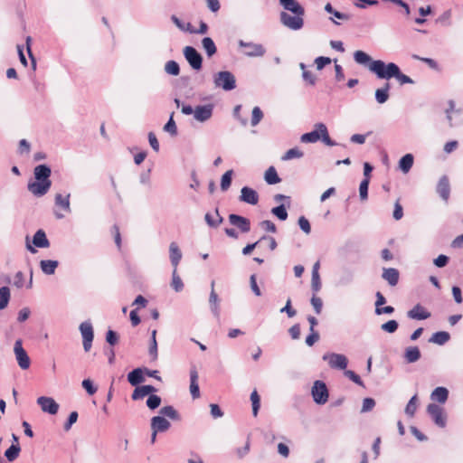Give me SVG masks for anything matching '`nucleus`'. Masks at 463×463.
Listing matches in <instances>:
<instances>
[{
	"mask_svg": "<svg viewBox=\"0 0 463 463\" xmlns=\"http://www.w3.org/2000/svg\"><path fill=\"white\" fill-rule=\"evenodd\" d=\"M370 71L379 79L390 80L395 78L402 85L414 83L413 80L403 74L394 62L385 63L382 60H375L371 64Z\"/></svg>",
	"mask_w": 463,
	"mask_h": 463,
	"instance_id": "1",
	"label": "nucleus"
},
{
	"mask_svg": "<svg viewBox=\"0 0 463 463\" xmlns=\"http://www.w3.org/2000/svg\"><path fill=\"white\" fill-rule=\"evenodd\" d=\"M51 174V167L47 165L35 166L33 170L35 181L28 183V190L37 197L45 195L52 186Z\"/></svg>",
	"mask_w": 463,
	"mask_h": 463,
	"instance_id": "2",
	"label": "nucleus"
},
{
	"mask_svg": "<svg viewBox=\"0 0 463 463\" xmlns=\"http://www.w3.org/2000/svg\"><path fill=\"white\" fill-rule=\"evenodd\" d=\"M213 83L216 88H222L225 91L236 88L235 76L229 71H222L213 75Z\"/></svg>",
	"mask_w": 463,
	"mask_h": 463,
	"instance_id": "3",
	"label": "nucleus"
},
{
	"mask_svg": "<svg viewBox=\"0 0 463 463\" xmlns=\"http://www.w3.org/2000/svg\"><path fill=\"white\" fill-rule=\"evenodd\" d=\"M311 394L314 402L317 404L323 405L325 404L329 397L328 389L326 384L322 381H316L311 390Z\"/></svg>",
	"mask_w": 463,
	"mask_h": 463,
	"instance_id": "4",
	"label": "nucleus"
},
{
	"mask_svg": "<svg viewBox=\"0 0 463 463\" xmlns=\"http://www.w3.org/2000/svg\"><path fill=\"white\" fill-rule=\"evenodd\" d=\"M183 52L184 58L194 70L200 71L202 69L203 57L194 47L186 46L184 47Z\"/></svg>",
	"mask_w": 463,
	"mask_h": 463,
	"instance_id": "5",
	"label": "nucleus"
},
{
	"mask_svg": "<svg viewBox=\"0 0 463 463\" xmlns=\"http://www.w3.org/2000/svg\"><path fill=\"white\" fill-rule=\"evenodd\" d=\"M304 14H294L290 15L287 12L280 13V22L283 25L287 26L291 30H300L304 25L303 20Z\"/></svg>",
	"mask_w": 463,
	"mask_h": 463,
	"instance_id": "6",
	"label": "nucleus"
},
{
	"mask_svg": "<svg viewBox=\"0 0 463 463\" xmlns=\"http://www.w3.org/2000/svg\"><path fill=\"white\" fill-rule=\"evenodd\" d=\"M14 352L15 354V359L18 363V365L21 369L26 370L30 367L31 360L26 351L23 347V343L21 339H17L14 343Z\"/></svg>",
	"mask_w": 463,
	"mask_h": 463,
	"instance_id": "7",
	"label": "nucleus"
},
{
	"mask_svg": "<svg viewBox=\"0 0 463 463\" xmlns=\"http://www.w3.org/2000/svg\"><path fill=\"white\" fill-rule=\"evenodd\" d=\"M80 331L82 336V344L85 352H89L92 345L94 331L90 321H84L80 325Z\"/></svg>",
	"mask_w": 463,
	"mask_h": 463,
	"instance_id": "8",
	"label": "nucleus"
},
{
	"mask_svg": "<svg viewBox=\"0 0 463 463\" xmlns=\"http://www.w3.org/2000/svg\"><path fill=\"white\" fill-rule=\"evenodd\" d=\"M323 360L327 361L329 366L333 369L345 370L348 364V360L345 355L335 353L325 354L323 355Z\"/></svg>",
	"mask_w": 463,
	"mask_h": 463,
	"instance_id": "9",
	"label": "nucleus"
},
{
	"mask_svg": "<svg viewBox=\"0 0 463 463\" xmlns=\"http://www.w3.org/2000/svg\"><path fill=\"white\" fill-rule=\"evenodd\" d=\"M239 46L246 48L244 54L249 57H261L265 54L266 50L262 44L254 43H247L243 40L239 41Z\"/></svg>",
	"mask_w": 463,
	"mask_h": 463,
	"instance_id": "10",
	"label": "nucleus"
},
{
	"mask_svg": "<svg viewBox=\"0 0 463 463\" xmlns=\"http://www.w3.org/2000/svg\"><path fill=\"white\" fill-rule=\"evenodd\" d=\"M427 412L430 414L433 421L440 428L446 426V416L442 408L436 403H430L427 407Z\"/></svg>",
	"mask_w": 463,
	"mask_h": 463,
	"instance_id": "11",
	"label": "nucleus"
},
{
	"mask_svg": "<svg viewBox=\"0 0 463 463\" xmlns=\"http://www.w3.org/2000/svg\"><path fill=\"white\" fill-rule=\"evenodd\" d=\"M37 404L43 412L54 415L58 412L59 404L52 397L41 396L37 399Z\"/></svg>",
	"mask_w": 463,
	"mask_h": 463,
	"instance_id": "12",
	"label": "nucleus"
},
{
	"mask_svg": "<svg viewBox=\"0 0 463 463\" xmlns=\"http://www.w3.org/2000/svg\"><path fill=\"white\" fill-rule=\"evenodd\" d=\"M213 113V104L196 106L194 108V117L199 122H205L212 118Z\"/></svg>",
	"mask_w": 463,
	"mask_h": 463,
	"instance_id": "13",
	"label": "nucleus"
},
{
	"mask_svg": "<svg viewBox=\"0 0 463 463\" xmlns=\"http://www.w3.org/2000/svg\"><path fill=\"white\" fill-rule=\"evenodd\" d=\"M231 224L236 226L241 232L246 233L250 231V222L248 218L239 214L231 213L229 215Z\"/></svg>",
	"mask_w": 463,
	"mask_h": 463,
	"instance_id": "14",
	"label": "nucleus"
},
{
	"mask_svg": "<svg viewBox=\"0 0 463 463\" xmlns=\"http://www.w3.org/2000/svg\"><path fill=\"white\" fill-rule=\"evenodd\" d=\"M157 392V389L153 385H138L135 388L131 394V398L133 401L141 400L146 396H149Z\"/></svg>",
	"mask_w": 463,
	"mask_h": 463,
	"instance_id": "15",
	"label": "nucleus"
},
{
	"mask_svg": "<svg viewBox=\"0 0 463 463\" xmlns=\"http://www.w3.org/2000/svg\"><path fill=\"white\" fill-rule=\"evenodd\" d=\"M240 200L249 204L255 205L259 202V194L254 189L244 186L241 190Z\"/></svg>",
	"mask_w": 463,
	"mask_h": 463,
	"instance_id": "16",
	"label": "nucleus"
},
{
	"mask_svg": "<svg viewBox=\"0 0 463 463\" xmlns=\"http://www.w3.org/2000/svg\"><path fill=\"white\" fill-rule=\"evenodd\" d=\"M171 427L170 422L163 416H154L151 419V430L155 432H165Z\"/></svg>",
	"mask_w": 463,
	"mask_h": 463,
	"instance_id": "17",
	"label": "nucleus"
},
{
	"mask_svg": "<svg viewBox=\"0 0 463 463\" xmlns=\"http://www.w3.org/2000/svg\"><path fill=\"white\" fill-rule=\"evenodd\" d=\"M128 382L132 386H138L142 383L145 382V373H144V367H137L133 369L131 372L128 373Z\"/></svg>",
	"mask_w": 463,
	"mask_h": 463,
	"instance_id": "18",
	"label": "nucleus"
},
{
	"mask_svg": "<svg viewBox=\"0 0 463 463\" xmlns=\"http://www.w3.org/2000/svg\"><path fill=\"white\" fill-rule=\"evenodd\" d=\"M279 4L293 14H305L304 7L297 0H279Z\"/></svg>",
	"mask_w": 463,
	"mask_h": 463,
	"instance_id": "19",
	"label": "nucleus"
},
{
	"mask_svg": "<svg viewBox=\"0 0 463 463\" xmlns=\"http://www.w3.org/2000/svg\"><path fill=\"white\" fill-rule=\"evenodd\" d=\"M382 278L388 282L391 287H394L399 282L400 273L394 268H383Z\"/></svg>",
	"mask_w": 463,
	"mask_h": 463,
	"instance_id": "20",
	"label": "nucleus"
},
{
	"mask_svg": "<svg viewBox=\"0 0 463 463\" xmlns=\"http://www.w3.org/2000/svg\"><path fill=\"white\" fill-rule=\"evenodd\" d=\"M190 392L194 399L200 397V388L198 384V372L195 366L190 370Z\"/></svg>",
	"mask_w": 463,
	"mask_h": 463,
	"instance_id": "21",
	"label": "nucleus"
},
{
	"mask_svg": "<svg viewBox=\"0 0 463 463\" xmlns=\"http://www.w3.org/2000/svg\"><path fill=\"white\" fill-rule=\"evenodd\" d=\"M437 193L444 201L447 202L449 200L450 194V186L447 175H443L440 177L437 185Z\"/></svg>",
	"mask_w": 463,
	"mask_h": 463,
	"instance_id": "22",
	"label": "nucleus"
},
{
	"mask_svg": "<svg viewBox=\"0 0 463 463\" xmlns=\"http://www.w3.org/2000/svg\"><path fill=\"white\" fill-rule=\"evenodd\" d=\"M408 317L411 319L424 320L430 317V313L427 311L420 304H417L408 312Z\"/></svg>",
	"mask_w": 463,
	"mask_h": 463,
	"instance_id": "23",
	"label": "nucleus"
},
{
	"mask_svg": "<svg viewBox=\"0 0 463 463\" xmlns=\"http://www.w3.org/2000/svg\"><path fill=\"white\" fill-rule=\"evenodd\" d=\"M204 221L209 227L216 229L223 222V217L220 214L218 208H216L214 215L211 213H205Z\"/></svg>",
	"mask_w": 463,
	"mask_h": 463,
	"instance_id": "24",
	"label": "nucleus"
},
{
	"mask_svg": "<svg viewBox=\"0 0 463 463\" xmlns=\"http://www.w3.org/2000/svg\"><path fill=\"white\" fill-rule=\"evenodd\" d=\"M212 290L209 297V304L211 311L213 312V316L217 318L220 317V305H219V298L214 290V281H212Z\"/></svg>",
	"mask_w": 463,
	"mask_h": 463,
	"instance_id": "25",
	"label": "nucleus"
},
{
	"mask_svg": "<svg viewBox=\"0 0 463 463\" xmlns=\"http://www.w3.org/2000/svg\"><path fill=\"white\" fill-rule=\"evenodd\" d=\"M33 244L37 248H48L50 246V241L43 230L40 229L34 233L33 237Z\"/></svg>",
	"mask_w": 463,
	"mask_h": 463,
	"instance_id": "26",
	"label": "nucleus"
},
{
	"mask_svg": "<svg viewBox=\"0 0 463 463\" xmlns=\"http://www.w3.org/2000/svg\"><path fill=\"white\" fill-rule=\"evenodd\" d=\"M170 260L174 269H177V266L182 259V252L175 242H171L169 246Z\"/></svg>",
	"mask_w": 463,
	"mask_h": 463,
	"instance_id": "27",
	"label": "nucleus"
},
{
	"mask_svg": "<svg viewBox=\"0 0 463 463\" xmlns=\"http://www.w3.org/2000/svg\"><path fill=\"white\" fill-rule=\"evenodd\" d=\"M420 351L418 346H409L405 349L403 357L408 364L417 362L420 358Z\"/></svg>",
	"mask_w": 463,
	"mask_h": 463,
	"instance_id": "28",
	"label": "nucleus"
},
{
	"mask_svg": "<svg viewBox=\"0 0 463 463\" xmlns=\"http://www.w3.org/2000/svg\"><path fill=\"white\" fill-rule=\"evenodd\" d=\"M58 266H59L58 260H43L40 261V268L45 275L54 274Z\"/></svg>",
	"mask_w": 463,
	"mask_h": 463,
	"instance_id": "29",
	"label": "nucleus"
},
{
	"mask_svg": "<svg viewBox=\"0 0 463 463\" xmlns=\"http://www.w3.org/2000/svg\"><path fill=\"white\" fill-rule=\"evenodd\" d=\"M430 398L439 403H445L449 398V391L445 387H437L431 392Z\"/></svg>",
	"mask_w": 463,
	"mask_h": 463,
	"instance_id": "30",
	"label": "nucleus"
},
{
	"mask_svg": "<svg viewBox=\"0 0 463 463\" xmlns=\"http://www.w3.org/2000/svg\"><path fill=\"white\" fill-rule=\"evenodd\" d=\"M354 60L358 64L362 65H368V68L370 69L371 64L374 61L369 54L364 52V51H355L354 52Z\"/></svg>",
	"mask_w": 463,
	"mask_h": 463,
	"instance_id": "31",
	"label": "nucleus"
},
{
	"mask_svg": "<svg viewBox=\"0 0 463 463\" xmlns=\"http://www.w3.org/2000/svg\"><path fill=\"white\" fill-rule=\"evenodd\" d=\"M390 89L391 84L389 82H385L383 88L375 90V99L378 103L383 104L388 100Z\"/></svg>",
	"mask_w": 463,
	"mask_h": 463,
	"instance_id": "32",
	"label": "nucleus"
},
{
	"mask_svg": "<svg viewBox=\"0 0 463 463\" xmlns=\"http://www.w3.org/2000/svg\"><path fill=\"white\" fill-rule=\"evenodd\" d=\"M317 127L320 131V139L322 140L323 143L329 146L337 145V143L332 140L331 137H329L327 128L324 123H317Z\"/></svg>",
	"mask_w": 463,
	"mask_h": 463,
	"instance_id": "33",
	"label": "nucleus"
},
{
	"mask_svg": "<svg viewBox=\"0 0 463 463\" xmlns=\"http://www.w3.org/2000/svg\"><path fill=\"white\" fill-rule=\"evenodd\" d=\"M414 157L412 154L404 155L399 161V167L404 173L407 174L412 167Z\"/></svg>",
	"mask_w": 463,
	"mask_h": 463,
	"instance_id": "34",
	"label": "nucleus"
},
{
	"mask_svg": "<svg viewBox=\"0 0 463 463\" xmlns=\"http://www.w3.org/2000/svg\"><path fill=\"white\" fill-rule=\"evenodd\" d=\"M159 414L163 417H168L173 420H180L181 416L179 412L171 405L162 407L159 411Z\"/></svg>",
	"mask_w": 463,
	"mask_h": 463,
	"instance_id": "35",
	"label": "nucleus"
},
{
	"mask_svg": "<svg viewBox=\"0 0 463 463\" xmlns=\"http://www.w3.org/2000/svg\"><path fill=\"white\" fill-rule=\"evenodd\" d=\"M450 339L449 333L446 331H439L434 333L430 338V342L435 343L439 345H445Z\"/></svg>",
	"mask_w": 463,
	"mask_h": 463,
	"instance_id": "36",
	"label": "nucleus"
},
{
	"mask_svg": "<svg viewBox=\"0 0 463 463\" xmlns=\"http://www.w3.org/2000/svg\"><path fill=\"white\" fill-rule=\"evenodd\" d=\"M300 140L303 143H316L320 140V131L318 130L317 124L315 125V129L313 131L303 134L300 137Z\"/></svg>",
	"mask_w": 463,
	"mask_h": 463,
	"instance_id": "37",
	"label": "nucleus"
},
{
	"mask_svg": "<svg viewBox=\"0 0 463 463\" xmlns=\"http://www.w3.org/2000/svg\"><path fill=\"white\" fill-rule=\"evenodd\" d=\"M264 179L268 184H276L281 181L274 166H269L266 170Z\"/></svg>",
	"mask_w": 463,
	"mask_h": 463,
	"instance_id": "38",
	"label": "nucleus"
},
{
	"mask_svg": "<svg viewBox=\"0 0 463 463\" xmlns=\"http://www.w3.org/2000/svg\"><path fill=\"white\" fill-rule=\"evenodd\" d=\"M21 447L19 444H12L5 452V457L10 462L14 461L20 454Z\"/></svg>",
	"mask_w": 463,
	"mask_h": 463,
	"instance_id": "39",
	"label": "nucleus"
},
{
	"mask_svg": "<svg viewBox=\"0 0 463 463\" xmlns=\"http://www.w3.org/2000/svg\"><path fill=\"white\" fill-rule=\"evenodd\" d=\"M202 44L208 57H212L216 53L217 48L212 38L204 37L202 40Z\"/></svg>",
	"mask_w": 463,
	"mask_h": 463,
	"instance_id": "40",
	"label": "nucleus"
},
{
	"mask_svg": "<svg viewBox=\"0 0 463 463\" xmlns=\"http://www.w3.org/2000/svg\"><path fill=\"white\" fill-rule=\"evenodd\" d=\"M11 294L8 287L0 288V310L5 309L10 301Z\"/></svg>",
	"mask_w": 463,
	"mask_h": 463,
	"instance_id": "41",
	"label": "nucleus"
},
{
	"mask_svg": "<svg viewBox=\"0 0 463 463\" xmlns=\"http://www.w3.org/2000/svg\"><path fill=\"white\" fill-rule=\"evenodd\" d=\"M70 196L68 194L66 196H62L61 194H57L55 196V204L61 207L66 212H71L70 208Z\"/></svg>",
	"mask_w": 463,
	"mask_h": 463,
	"instance_id": "42",
	"label": "nucleus"
},
{
	"mask_svg": "<svg viewBox=\"0 0 463 463\" xmlns=\"http://www.w3.org/2000/svg\"><path fill=\"white\" fill-rule=\"evenodd\" d=\"M304 153L298 147L288 149L281 157L283 161L291 160L294 158H301Z\"/></svg>",
	"mask_w": 463,
	"mask_h": 463,
	"instance_id": "43",
	"label": "nucleus"
},
{
	"mask_svg": "<svg viewBox=\"0 0 463 463\" xmlns=\"http://www.w3.org/2000/svg\"><path fill=\"white\" fill-rule=\"evenodd\" d=\"M171 287L176 292H180L184 288V283H183L181 278L179 277V275L177 274V269H174L173 273H172Z\"/></svg>",
	"mask_w": 463,
	"mask_h": 463,
	"instance_id": "44",
	"label": "nucleus"
},
{
	"mask_svg": "<svg viewBox=\"0 0 463 463\" xmlns=\"http://www.w3.org/2000/svg\"><path fill=\"white\" fill-rule=\"evenodd\" d=\"M174 113L170 115L168 121L164 126V130L170 134L172 137H176L178 134L176 124L173 118Z\"/></svg>",
	"mask_w": 463,
	"mask_h": 463,
	"instance_id": "45",
	"label": "nucleus"
},
{
	"mask_svg": "<svg viewBox=\"0 0 463 463\" xmlns=\"http://www.w3.org/2000/svg\"><path fill=\"white\" fill-rule=\"evenodd\" d=\"M233 175V170H228L226 171L221 179V189L222 191H227L232 184V178Z\"/></svg>",
	"mask_w": 463,
	"mask_h": 463,
	"instance_id": "46",
	"label": "nucleus"
},
{
	"mask_svg": "<svg viewBox=\"0 0 463 463\" xmlns=\"http://www.w3.org/2000/svg\"><path fill=\"white\" fill-rule=\"evenodd\" d=\"M250 401L252 404V414L253 416H257L260 407V397L256 390H254L250 394Z\"/></svg>",
	"mask_w": 463,
	"mask_h": 463,
	"instance_id": "47",
	"label": "nucleus"
},
{
	"mask_svg": "<svg viewBox=\"0 0 463 463\" xmlns=\"http://www.w3.org/2000/svg\"><path fill=\"white\" fill-rule=\"evenodd\" d=\"M165 71L169 75L177 76L180 73V67L175 61H168L165 63Z\"/></svg>",
	"mask_w": 463,
	"mask_h": 463,
	"instance_id": "48",
	"label": "nucleus"
},
{
	"mask_svg": "<svg viewBox=\"0 0 463 463\" xmlns=\"http://www.w3.org/2000/svg\"><path fill=\"white\" fill-rule=\"evenodd\" d=\"M325 11L327 12L328 14H333L337 19L348 20L350 18L349 14L335 10L330 3H327L326 5Z\"/></svg>",
	"mask_w": 463,
	"mask_h": 463,
	"instance_id": "49",
	"label": "nucleus"
},
{
	"mask_svg": "<svg viewBox=\"0 0 463 463\" xmlns=\"http://www.w3.org/2000/svg\"><path fill=\"white\" fill-rule=\"evenodd\" d=\"M161 402V397L153 393L148 396L146 403L150 410L154 411L160 406Z\"/></svg>",
	"mask_w": 463,
	"mask_h": 463,
	"instance_id": "50",
	"label": "nucleus"
},
{
	"mask_svg": "<svg viewBox=\"0 0 463 463\" xmlns=\"http://www.w3.org/2000/svg\"><path fill=\"white\" fill-rule=\"evenodd\" d=\"M271 213L278 217L280 221H285L288 218V212L284 204L273 207Z\"/></svg>",
	"mask_w": 463,
	"mask_h": 463,
	"instance_id": "51",
	"label": "nucleus"
},
{
	"mask_svg": "<svg viewBox=\"0 0 463 463\" xmlns=\"http://www.w3.org/2000/svg\"><path fill=\"white\" fill-rule=\"evenodd\" d=\"M416 410H417V395L415 394L411 398V400L407 403L406 408H405V413L408 416L412 417L415 414Z\"/></svg>",
	"mask_w": 463,
	"mask_h": 463,
	"instance_id": "52",
	"label": "nucleus"
},
{
	"mask_svg": "<svg viewBox=\"0 0 463 463\" xmlns=\"http://www.w3.org/2000/svg\"><path fill=\"white\" fill-rule=\"evenodd\" d=\"M262 118H263V112L261 111L260 107H254L252 109V116H251V120H250L251 126H253V127L257 126L261 121Z\"/></svg>",
	"mask_w": 463,
	"mask_h": 463,
	"instance_id": "53",
	"label": "nucleus"
},
{
	"mask_svg": "<svg viewBox=\"0 0 463 463\" xmlns=\"http://www.w3.org/2000/svg\"><path fill=\"white\" fill-rule=\"evenodd\" d=\"M399 324L396 320H389L381 326L382 330L392 334L398 329Z\"/></svg>",
	"mask_w": 463,
	"mask_h": 463,
	"instance_id": "54",
	"label": "nucleus"
},
{
	"mask_svg": "<svg viewBox=\"0 0 463 463\" xmlns=\"http://www.w3.org/2000/svg\"><path fill=\"white\" fill-rule=\"evenodd\" d=\"M370 181L363 179L359 185V194L361 200H366L368 198V187Z\"/></svg>",
	"mask_w": 463,
	"mask_h": 463,
	"instance_id": "55",
	"label": "nucleus"
},
{
	"mask_svg": "<svg viewBox=\"0 0 463 463\" xmlns=\"http://www.w3.org/2000/svg\"><path fill=\"white\" fill-rule=\"evenodd\" d=\"M118 338H119L118 334L116 331H114L112 329H109L107 331V333H106V342L109 345H111V346L115 345L118 343Z\"/></svg>",
	"mask_w": 463,
	"mask_h": 463,
	"instance_id": "56",
	"label": "nucleus"
},
{
	"mask_svg": "<svg viewBox=\"0 0 463 463\" xmlns=\"http://www.w3.org/2000/svg\"><path fill=\"white\" fill-rule=\"evenodd\" d=\"M79 417V414L77 411H71L66 420V422L63 425V429L65 431H69L72 425L77 421Z\"/></svg>",
	"mask_w": 463,
	"mask_h": 463,
	"instance_id": "57",
	"label": "nucleus"
},
{
	"mask_svg": "<svg viewBox=\"0 0 463 463\" xmlns=\"http://www.w3.org/2000/svg\"><path fill=\"white\" fill-rule=\"evenodd\" d=\"M374 406H375L374 399L370 398V397L364 398L363 401V406L361 409V412L364 413V412L371 411L374 408Z\"/></svg>",
	"mask_w": 463,
	"mask_h": 463,
	"instance_id": "58",
	"label": "nucleus"
},
{
	"mask_svg": "<svg viewBox=\"0 0 463 463\" xmlns=\"http://www.w3.org/2000/svg\"><path fill=\"white\" fill-rule=\"evenodd\" d=\"M81 385L89 395H93L97 392V387L90 379H84Z\"/></svg>",
	"mask_w": 463,
	"mask_h": 463,
	"instance_id": "59",
	"label": "nucleus"
},
{
	"mask_svg": "<svg viewBox=\"0 0 463 463\" xmlns=\"http://www.w3.org/2000/svg\"><path fill=\"white\" fill-rule=\"evenodd\" d=\"M311 305L313 306L315 312L317 315H319L322 312L323 301L319 297H317L316 294L311 298Z\"/></svg>",
	"mask_w": 463,
	"mask_h": 463,
	"instance_id": "60",
	"label": "nucleus"
},
{
	"mask_svg": "<svg viewBox=\"0 0 463 463\" xmlns=\"http://www.w3.org/2000/svg\"><path fill=\"white\" fill-rule=\"evenodd\" d=\"M345 375L348 377L351 381H353L354 383L358 384L359 386L364 387V382L361 380V377L354 371L345 370Z\"/></svg>",
	"mask_w": 463,
	"mask_h": 463,
	"instance_id": "61",
	"label": "nucleus"
},
{
	"mask_svg": "<svg viewBox=\"0 0 463 463\" xmlns=\"http://www.w3.org/2000/svg\"><path fill=\"white\" fill-rule=\"evenodd\" d=\"M449 258L447 255L440 254L433 260V263L438 268H444L448 265Z\"/></svg>",
	"mask_w": 463,
	"mask_h": 463,
	"instance_id": "62",
	"label": "nucleus"
},
{
	"mask_svg": "<svg viewBox=\"0 0 463 463\" xmlns=\"http://www.w3.org/2000/svg\"><path fill=\"white\" fill-rule=\"evenodd\" d=\"M298 225L299 228L307 234H309L311 232V226L308 220L305 216H300L298 218Z\"/></svg>",
	"mask_w": 463,
	"mask_h": 463,
	"instance_id": "63",
	"label": "nucleus"
},
{
	"mask_svg": "<svg viewBox=\"0 0 463 463\" xmlns=\"http://www.w3.org/2000/svg\"><path fill=\"white\" fill-rule=\"evenodd\" d=\"M315 63L317 65V69L321 71L325 68V66L331 63V59L328 57L319 56L316 58Z\"/></svg>",
	"mask_w": 463,
	"mask_h": 463,
	"instance_id": "64",
	"label": "nucleus"
}]
</instances>
